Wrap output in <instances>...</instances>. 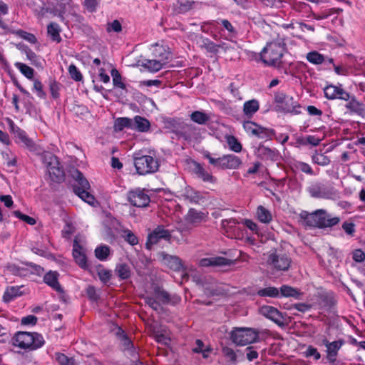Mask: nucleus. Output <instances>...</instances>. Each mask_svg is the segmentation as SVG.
<instances>
[{
  "label": "nucleus",
  "mask_w": 365,
  "mask_h": 365,
  "mask_svg": "<svg viewBox=\"0 0 365 365\" xmlns=\"http://www.w3.org/2000/svg\"><path fill=\"white\" fill-rule=\"evenodd\" d=\"M299 217L305 224L309 227H314L320 229L331 228L340 222L339 217H332L327 210L319 209L312 213L307 211H302Z\"/></svg>",
  "instance_id": "nucleus-1"
},
{
  "label": "nucleus",
  "mask_w": 365,
  "mask_h": 365,
  "mask_svg": "<svg viewBox=\"0 0 365 365\" xmlns=\"http://www.w3.org/2000/svg\"><path fill=\"white\" fill-rule=\"evenodd\" d=\"M13 345L21 349H37L43 346L45 341L41 334L36 332L19 331L12 339Z\"/></svg>",
  "instance_id": "nucleus-2"
},
{
  "label": "nucleus",
  "mask_w": 365,
  "mask_h": 365,
  "mask_svg": "<svg viewBox=\"0 0 365 365\" xmlns=\"http://www.w3.org/2000/svg\"><path fill=\"white\" fill-rule=\"evenodd\" d=\"M284 51V48L281 43H268L261 52V59L266 65L279 66Z\"/></svg>",
  "instance_id": "nucleus-3"
},
{
  "label": "nucleus",
  "mask_w": 365,
  "mask_h": 365,
  "mask_svg": "<svg viewBox=\"0 0 365 365\" xmlns=\"http://www.w3.org/2000/svg\"><path fill=\"white\" fill-rule=\"evenodd\" d=\"M71 175L76 182V184L73 185L74 192L88 204L93 205L95 197L88 192L90 184L82 173L78 170H73L71 172Z\"/></svg>",
  "instance_id": "nucleus-4"
},
{
  "label": "nucleus",
  "mask_w": 365,
  "mask_h": 365,
  "mask_svg": "<svg viewBox=\"0 0 365 365\" xmlns=\"http://www.w3.org/2000/svg\"><path fill=\"white\" fill-rule=\"evenodd\" d=\"M43 163L46 165L49 177L53 182H61L64 180L65 173L63 167L56 155L49 152L42 155Z\"/></svg>",
  "instance_id": "nucleus-5"
},
{
  "label": "nucleus",
  "mask_w": 365,
  "mask_h": 365,
  "mask_svg": "<svg viewBox=\"0 0 365 365\" xmlns=\"http://www.w3.org/2000/svg\"><path fill=\"white\" fill-rule=\"evenodd\" d=\"M258 337V333L251 328H235L230 332L232 341L237 346L256 342Z\"/></svg>",
  "instance_id": "nucleus-6"
},
{
  "label": "nucleus",
  "mask_w": 365,
  "mask_h": 365,
  "mask_svg": "<svg viewBox=\"0 0 365 365\" xmlns=\"http://www.w3.org/2000/svg\"><path fill=\"white\" fill-rule=\"evenodd\" d=\"M310 195L315 198L336 200L339 198L340 192L332 185L321 182H315L308 187Z\"/></svg>",
  "instance_id": "nucleus-7"
},
{
  "label": "nucleus",
  "mask_w": 365,
  "mask_h": 365,
  "mask_svg": "<svg viewBox=\"0 0 365 365\" xmlns=\"http://www.w3.org/2000/svg\"><path fill=\"white\" fill-rule=\"evenodd\" d=\"M134 165L138 174L145 175L155 173L159 168L158 160L150 155L134 156Z\"/></svg>",
  "instance_id": "nucleus-8"
},
{
  "label": "nucleus",
  "mask_w": 365,
  "mask_h": 365,
  "mask_svg": "<svg viewBox=\"0 0 365 365\" xmlns=\"http://www.w3.org/2000/svg\"><path fill=\"white\" fill-rule=\"evenodd\" d=\"M291 262V258L285 253L277 252L276 250L268 253L267 263L276 271H287Z\"/></svg>",
  "instance_id": "nucleus-9"
},
{
  "label": "nucleus",
  "mask_w": 365,
  "mask_h": 365,
  "mask_svg": "<svg viewBox=\"0 0 365 365\" xmlns=\"http://www.w3.org/2000/svg\"><path fill=\"white\" fill-rule=\"evenodd\" d=\"M127 199L133 206L138 207H147L150 202V197L140 188L130 190L127 194Z\"/></svg>",
  "instance_id": "nucleus-10"
},
{
  "label": "nucleus",
  "mask_w": 365,
  "mask_h": 365,
  "mask_svg": "<svg viewBox=\"0 0 365 365\" xmlns=\"http://www.w3.org/2000/svg\"><path fill=\"white\" fill-rule=\"evenodd\" d=\"M200 137V129L192 124L183 122L177 135L178 140H184L187 142L197 140Z\"/></svg>",
  "instance_id": "nucleus-11"
},
{
  "label": "nucleus",
  "mask_w": 365,
  "mask_h": 365,
  "mask_svg": "<svg viewBox=\"0 0 365 365\" xmlns=\"http://www.w3.org/2000/svg\"><path fill=\"white\" fill-rule=\"evenodd\" d=\"M172 237L171 232L165 229L163 225H158L148 237L146 246L150 249V245L157 244L160 240H164L170 242Z\"/></svg>",
  "instance_id": "nucleus-12"
},
{
  "label": "nucleus",
  "mask_w": 365,
  "mask_h": 365,
  "mask_svg": "<svg viewBox=\"0 0 365 365\" xmlns=\"http://www.w3.org/2000/svg\"><path fill=\"white\" fill-rule=\"evenodd\" d=\"M259 313L280 327H283L285 324V318L283 314L272 306L264 305L261 307Z\"/></svg>",
  "instance_id": "nucleus-13"
},
{
  "label": "nucleus",
  "mask_w": 365,
  "mask_h": 365,
  "mask_svg": "<svg viewBox=\"0 0 365 365\" xmlns=\"http://www.w3.org/2000/svg\"><path fill=\"white\" fill-rule=\"evenodd\" d=\"M324 93L329 100L339 99L347 101L350 98V93L346 92L341 85L339 86L328 85L324 88Z\"/></svg>",
  "instance_id": "nucleus-14"
},
{
  "label": "nucleus",
  "mask_w": 365,
  "mask_h": 365,
  "mask_svg": "<svg viewBox=\"0 0 365 365\" xmlns=\"http://www.w3.org/2000/svg\"><path fill=\"white\" fill-rule=\"evenodd\" d=\"M158 256L162 263L170 269L179 272L183 269L182 260L178 256L170 255L165 252H161L158 254Z\"/></svg>",
  "instance_id": "nucleus-15"
},
{
  "label": "nucleus",
  "mask_w": 365,
  "mask_h": 365,
  "mask_svg": "<svg viewBox=\"0 0 365 365\" xmlns=\"http://www.w3.org/2000/svg\"><path fill=\"white\" fill-rule=\"evenodd\" d=\"M152 55L155 59L158 60L164 65L168 63V60L171 57V53L169 48L158 43L153 46Z\"/></svg>",
  "instance_id": "nucleus-16"
},
{
  "label": "nucleus",
  "mask_w": 365,
  "mask_h": 365,
  "mask_svg": "<svg viewBox=\"0 0 365 365\" xmlns=\"http://www.w3.org/2000/svg\"><path fill=\"white\" fill-rule=\"evenodd\" d=\"M193 171L198 178L202 180L205 182L215 183L216 178L214 177L212 173L207 171L201 164L199 163H194Z\"/></svg>",
  "instance_id": "nucleus-17"
},
{
  "label": "nucleus",
  "mask_w": 365,
  "mask_h": 365,
  "mask_svg": "<svg viewBox=\"0 0 365 365\" xmlns=\"http://www.w3.org/2000/svg\"><path fill=\"white\" fill-rule=\"evenodd\" d=\"M231 264H232L231 259L223 257L203 258L200 261V265L203 267L230 265Z\"/></svg>",
  "instance_id": "nucleus-18"
},
{
  "label": "nucleus",
  "mask_w": 365,
  "mask_h": 365,
  "mask_svg": "<svg viewBox=\"0 0 365 365\" xmlns=\"http://www.w3.org/2000/svg\"><path fill=\"white\" fill-rule=\"evenodd\" d=\"M11 131L19 143H23L30 150L34 149V143L28 138L24 130H21L18 126L11 125Z\"/></svg>",
  "instance_id": "nucleus-19"
},
{
  "label": "nucleus",
  "mask_w": 365,
  "mask_h": 365,
  "mask_svg": "<svg viewBox=\"0 0 365 365\" xmlns=\"http://www.w3.org/2000/svg\"><path fill=\"white\" fill-rule=\"evenodd\" d=\"M222 169H238L242 165V160L237 156L230 154L222 156Z\"/></svg>",
  "instance_id": "nucleus-20"
},
{
  "label": "nucleus",
  "mask_w": 365,
  "mask_h": 365,
  "mask_svg": "<svg viewBox=\"0 0 365 365\" xmlns=\"http://www.w3.org/2000/svg\"><path fill=\"white\" fill-rule=\"evenodd\" d=\"M59 274L57 272L49 271L43 277V282L58 293L63 292V289L58 282Z\"/></svg>",
  "instance_id": "nucleus-21"
},
{
  "label": "nucleus",
  "mask_w": 365,
  "mask_h": 365,
  "mask_svg": "<svg viewBox=\"0 0 365 365\" xmlns=\"http://www.w3.org/2000/svg\"><path fill=\"white\" fill-rule=\"evenodd\" d=\"M348 60L349 65H334V69L335 73L337 75L341 76H349L352 73V67L357 68V65L356 64V58L353 56H348Z\"/></svg>",
  "instance_id": "nucleus-22"
},
{
  "label": "nucleus",
  "mask_w": 365,
  "mask_h": 365,
  "mask_svg": "<svg viewBox=\"0 0 365 365\" xmlns=\"http://www.w3.org/2000/svg\"><path fill=\"white\" fill-rule=\"evenodd\" d=\"M257 155L262 160H277L279 152L276 149H271L263 145H259L257 150Z\"/></svg>",
  "instance_id": "nucleus-23"
},
{
  "label": "nucleus",
  "mask_w": 365,
  "mask_h": 365,
  "mask_svg": "<svg viewBox=\"0 0 365 365\" xmlns=\"http://www.w3.org/2000/svg\"><path fill=\"white\" fill-rule=\"evenodd\" d=\"M73 256L76 262L82 269L87 268V259L86 255L81 251L82 247L77 240H74L73 246Z\"/></svg>",
  "instance_id": "nucleus-24"
},
{
  "label": "nucleus",
  "mask_w": 365,
  "mask_h": 365,
  "mask_svg": "<svg viewBox=\"0 0 365 365\" xmlns=\"http://www.w3.org/2000/svg\"><path fill=\"white\" fill-rule=\"evenodd\" d=\"M343 343V341L338 340L329 344V346L327 349L326 352L327 361L330 364H334L336 362L338 351L341 347Z\"/></svg>",
  "instance_id": "nucleus-25"
},
{
  "label": "nucleus",
  "mask_w": 365,
  "mask_h": 365,
  "mask_svg": "<svg viewBox=\"0 0 365 365\" xmlns=\"http://www.w3.org/2000/svg\"><path fill=\"white\" fill-rule=\"evenodd\" d=\"M155 297L163 304L170 303L175 304L180 301V298L176 295L170 296V294L164 289H157L155 290Z\"/></svg>",
  "instance_id": "nucleus-26"
},
{
  "label": "nucleus",
  "mask_w": 365,
  "mask_h": 365,
  "mask_svg": "<svg viewBox=\"0 0 365 365\" xmlns=\"http://www.w3.org/2000/svg\"><path fill=\"white\" fill-rule=\"evenodd\" d=\"M297 108H299V106L294 101L292 97L288 96L282 105H277L276 110L282 111L284 113H290L297 114L299 112L296 110Z\"/></svg>",
  "instance_id": "nucleus-27"
},
{
  "label": "nucleus",
  "mask_w": 365,
  "mask_h": 365,
  "mask_svg": "<svg viewBox=\"0 0 365 365\" xmlns=\"http://www.w3.org/2000/svg\"><path fill=\"white\" fill-rule=\"evenodd\" d=\"M259 103L256 99L247 101L243 105V113L248 118H251L259 110Z\"/></svg>",
  "instance_id": "nucleus-28"
},
{
  "label": "nucleus",
  "mask_w": 365,
  "mask_h": 365,
  "mask_svg": "<svg viewBox=\"0 0 365 365\" xmlns=\"http://www.w3.org/2000/svg\"><path fill=\"white\" fill-rule=\"evenodd\" d=\"M346 108L351 112L356 113L360 115L365 114V108L363 103L359 102L354 96L350 95V98L347 101Z\"/></svg>",
  "instance_id": "nucleus-29"
},
{
  "label": "nucleus",
  "mask_w": 365,
  "mask_h": 365,
  "mask_svg": "<svg viewBox=\"0 0 365 365\" xmlns=\"http://www.w3.org/2000/svg\"><path fill=\"white\" fill-rule=\"evenodd\" d=\"M279 297H293L299 299L302 293L296 288L289 285H282L279 288Z\"/></svg>",
  "instance_id": "nucleus-30"
},
{
  "label": "nucleus",
  "mask_w": 365,
  "mask_h": 365,
  "mask_svg": "<svg viewBox=\"0 0 365 365\" xmlns=\"http://www.w3.org/2000/svg\"><path fill=\"white\" fill-rule=\"evenodd\" d=\"M150 123L146 118L136 115L133 120V129L140 132H147L150 129Z\"/></svg>",
  "instance_id": "nucleus-31"
},
{
  "label": "nucleus",
  "mask_w": 365,
  "mask_h": 365,
  "mask_svg": "<svg viewBox=\"0 0 365 365\" xmlns=\"http://www.w3.org/2000/svg\"><path fill=\"white\" fill-rule=\"evenodd\" d=\"M205 217V215L204 212L191 208L186 215L185 220L190 224H197L202 221Z\"/></svg>",
  "instance_id": "nucleus-32"
},
{
  "label": "nucleus",
  "mask_w": 365,
  "mask_h": 365,
  "mask_svg": "<svg viewBox=\"0 0 365 365\" xmlns=\"http://www.w3.org/2000/svg\"><path fill=\"white\" fill-rule=\"evenodd\" d=\"M165 65L158 60L155 59H145L142 63V66L152 73H155L160 71Z\"/></svg>",
  "instance_id": "nucleus-33"
},
{
  "label": "nucleus",
  "mask_w": 365,
  "mask_h": 365,
  "mask_svg": "<svg viewBox=\"0 0 365 365\" xmlns=\"http://www.w3.org/2000/svg\"><path fill=\"white\" fill-rule=\"evenodd\" d=\"M115 273L118 275L120 280H126L131 276V270L130 267L125 263L118 264L115 269Z\"/></svg>",
  "instance_id": "nucleus-34"
},
{
  "label": "nucleus",
  "mask_w": 365,
  "mask_h": 365,
  "mask_svg": "<svg viewBox=\"0 0 365 365\" xmlns=\"http://www.w3.org/2000/svg\"><path fill=\"white\" fill-rule=\"evenodd\" d=\"M21 287H8L4 292L3 296V300L5 302H9L12 301L17 297L22 295V292L21 291Z\"/></svg>",
  "instance_id": "nucleus-35"
},
{
  "label": "nucleus",
  "mask_w": 365,
  "mask_h": 365,
  "mask_svg": "<svg viewBox=\"0 0 365 365\" xmlns=\"http://www.w3.org/2000/svg\"><path fill=\"white\" fill-rule=\"evenodd\" d=\"M60 31L61 29L59 25L55 22L50 23L47 26V32L51 37V39L57 43H59L61 41Z\"/></svg>",
  "instance_id": "nucleus-36"
},
{
  "label": "nucleus",
  "mask_w": 365,
  "mask_h": 365,
  "mask_svg": "<svg viewBox=\"0 0 365 365\" xmlns=\"http://www.w3.org/2000/svg\"><path fill=\"white\" fill-rule=\"evenodd\" d=\"M200 46L205 48L208 52L217 53L218 48L223 47V44H216L208 38H200Z\"/></svg>",
  "instance_id": "nucleus-37"
},
{
  "label": "nucleus",
  "mask_w": 365,
  "mask_h": 365,
  "mask_svg": "<svg viewBox=\"0 0 365 365\" xmlns=\"http://www.w3.org/2000/svg\"><path fill=\"white\" fill-rule=\"evenodd\" d=\"M195 1H178L175 10L178 14H185L193 9Z\"/></svg>",
  "instance_id": "nucleus-38"
},
{
  "label": "nucleus",
  "mask_w": 365,
  "mask_h": 365,
  "mask_svg": "<svg viewBox=\"0 0 365 365\" xmlns=\"http://www.w3.org/2000/svg\"><path fill=\"white\" fill-rule=\"evenodd\" d=\"M190 117L192 121L199 125H205L210 120L207 113L200 110L192 112Z\"/></svg>",
  "instance_id": "nucleus-39"
},
{
  "label": "nucleus",
  "mask_w": 365,
  "mask_h": 365,
  "mask_svg": "<svg viewBox=\"0 0 365 365\" xmlns=\"http://www.w3.org/2000/svg\"><path fill=\"white\" fill-rule=\"evenodd\" d=\"M257 294L259 297H271V298H279V290L277 287H267L265 288H262L259 289L257 292Z\"/></svg>",
  "instance_id": "nucleus-40"
},
{
  "label": "nucleus",
  "mask_w": 365,
  "mask_h": 365,
  "mask_svg": "<svg viewBox=\"0 0 365 365\" xmlns=\"http://www.w3.org/2000/svg\"><path fill=\"white\" fill-rule=\"evenodd\" d=\"M125 128L133 129V120L129 118H118L115 120L114 129L115 131H121Z\"/></svg>",
  "instance_id": "nucleus-41"
},
{
  "label": "nucleus",
  "mask_w": 365,
  "mask_h": 365,
  "mask_svg": "<svg viewBox=\"0 0 365 365\" xmlns=\"http://www.w3.org/2000/svg\"><path fill=\"white\" fill-rule=\"evenodd\" d=\"M257 215L258 220L263 223H269L272 219L270 212L262 205L258 206Z\"/></svg>",
  "instance_id": "nucleus-42"
},
{
  "label": "nucleus",
  "mask_w": 365,
  "mask_h": 365,
  "mask_svg": "<svg viewBox=\"0 0 365 365\" xmlns=\"http://www.w3.org/2000/svg\"><path fill=\"white\" fill-rule=\"evenodd\" d=\"M183 122L180 119L170 118L165 122V127L177 135Z\"/></svg>",
  "instance_id": "nucleus-43"
},
{
  "label": "nucleus",
  "mask_w": 365,
  "mask_h": 365,
  "mask_svg": "<svg viewBox=\"0 0 365 365\" xmlns=\"http://www.w3.org/2000/svg\"><path fill=\"white\" fill-rule=\"evenodd\" d=\"M97 274L99 277V279L103 283L107 284L112 277L111 271L109 269H106L101 264H99L96 267Z\"/></svg>",
  "instance_id": "nucleus-44"
},
{
  "label": "nucleus",
  "mask_w": 365,
  "mask_h": 365,
  "mask_svg": "<svg viewBox=\"0 0 365 365\" xmlns=\"http://www.w3.org/2000/svg\"><path fill=\"white\" fill-rule=\"evenodd\" d=\"M15 67L28 79L31 80L34 78V70L30 66L21 62H16Z\"/></svg>",
  "instance_id": "nucleus-45"
},
{
  "label": "nucleus",
  "mask_w": 365,
  "mask_h": 365,
  "mask_svg": "<svg viewBox=\"0 0 365 365\" xmlns=\"http://www.w3.org/2000/svg\"><path fill=\"white\" fill-rule=\"evenodd\" d=\"M110 252V250L108 245H101L95 249V256L101 261L106 260Z\"/></svg>",
  "instance_id": "nucleus-46"
},
{
  "label": "nucleus",
  "mask_w": 365,
  "mask_h": 365,
  "mask_svg": "<svg viewBox=\"0 0 365 365\" xmlns=\"http://www.w3.org/2000/svg\"><path fill=\"white\" fill-rule=\"evenodd\" d=\"M257 130V133H256L255 136L262 139H271L272 137L275 134V132L273 129L264 128L259 125Z\"/></svg>",
  "instance_id": "nucleus-47"
},
{
  "label": "nucleus",
  "mask_w": 365,
  "mask_h": 365,
  "mask_svg": "<svg viewBox=\"0 0 365 365\" xmlns=\"http://www.w3.org/2000/svg\"><path fill=\"white\" fill-rule=\"evenodd\" d=\"M226 142L229 146V148L232 151L235 153H239L242 150V145L235 136H226Z\"/></svg>",
  "instance_id": "nucleus-48"
},
{
  "label": "nucleus",
  "mask_w": 365,
  "mask_h": 365,
  "mask_svg": "<svg viewBox=\"0 0 365 365\" xmlns=\"http://www.w3.org/2000/svg\"><path fill=\"white\" fill-rule=\"evenodd\" d=\"M56 359L59 365H78L74 358L68 357L62 353H56Z\"/></svg>",
  "instance_id": "nucleus-49"
},
{
  "label": "nucleus",
  "mask_w": 365,
  "mask_h": 365,
  "mask_svg": "<svg viewBox=\"0 0 365 365\" xmlns=\"http://www.w3.org/2000/svg\"><path fill=\"white\" fill-rule=\"evenodd\" d=\"M24 52L28 60H29L33 65L36 67L41 66V62L39 57L31 48L26 46L24 48Z\"/></svg>",
  "instance_id": "nucleus-50"
},
{
  "label": "nucleus",
  "mask_w": 365,
  "mask_h": 365,
  "mask_svg": "<svg viewBox=\"0 0 365 365\" xmlns=\"http://www.w3.org/2000/svg\"><path fill=\"white\" fill-rule=\"evenodd\" d=\"M307 59L312 63L322 64L324 61V57L317 51H312L307 53Z\"/></svg>",
  "instance_id": "nucleus-51"
},
{
  "label": "nucleus",
  "mask_w": 365,
  "mask_h": 365,
  "mask_svg": "<svg viewBox=\"0 0 365 365\" xmlns=\"http://www.w3.org/2000/svg\"><path fill=\"white\" fill-rule=\"evenodd\" d=\"M123 346L124 350H128L130 355L135 356L137 353L135 351L133 344L130 339L127 336H123V339H120Z\"/></svg>",
  "instance_id": "nucleus-52"
},
{
  "label": "nucleus",
  "mask_w": 365,
  "mask_h": 365,
  "mask_svg": "<svg viewBox=\"0 0 365 365\" xmlns=\"http://www.w3.org/2000/svg\"><path fill=\"white\" fill-rule=\"evenodd\" d=\"M111 76L113 77V83L114 86L122 89H125V84L121 81V76L118 71L115 68L111 70Z\"/></svg>",
  "instance_id": "nucleus-53"
},
{
  "label": "nucleus",
  "mask_w": 365,
  "mask_h": 365,
  "mask_svg": "<svg viewBox=\"0 0 365 365\" xmlns=\"http://www.w3.org/2000/svg\"><path fill=\"white\" fill-rule=\"evenodd\" d=\"M145 302L146 304L156 312H160L163 309L159 301L155 298V297H146L145 298Z\"/></svg>",
  "instance_id": "nucleus-54"
},
{
  "label": "nucleus",
  "mask_w": 365,
  "mask_h": 365,
  "mask_svg": "<svg viewBox=\"0 0 365 365\" xmlns=\"http://www.w3.org/2000/svg\"><path fill=\"white\" fill-rule=\"evenodd\" d=\"M312 161L322 166H325L330 163L329 158L322 153L314 155L312 156Z\"/></svg>",
  "instance_id": "nucleus-55"
},
{
  "label": "nucleus",
  "mask_w": 365,
  "mask_h": 365,
  "mask_svg": "<svg viewBox=\"0 0 365 365\" xmlns=\"http://www.w3.org/2000/svg\"><path fill=\"white\" fill-rule=\"evenodd\" d=\"M15 34L18 36L26 40L27 41H29L31 43H36L37 42V38L33 34L26 32V31L21 30V29L15 31Z\"/></svg>",
  "instance_id": "nucleus-56"
},
{
  "label": "nucleus",
  "mask_w": 365,
  "mask_h": 365,
  "mask_svg": "<svg viewBox=\"0 0 365 365\" xmlns=\"http://www.w3.org/2000/svg\"><path fill=\"white\" fill-rule=\"evenodd\" d=\"M33 91L36 93V95L42 99L46 98V93L43 89V85L38 79L34 80Z\"/></svg>",
  "instance_id": "nucleus-57"
},
{
  "label": "nucleus",
  "mask_w": 365,
  "mask_h": 365,
  "mask_svg": "<svg viewBox=\"0 0 365 365\" xmlns=\"http://www.w3.org/2000/svg\"><path fill=\"white\" fill-rule=\"evenodd\" d=\"M304 356L309 358L313 356L315 360H319L321 358V354L317 349L313 346H308L306 351L303 352Z\"/></svg>",
  "instance_id": "nucleus-58"
},
{
  "label": "nucleus",
  "mask_w": 365,
  "mask_h": 365,
  "mask_svg": "<svg viewBox=\"0 0 365 365\" xmlns=\"http://www.w3.org/2000/svg\"><path fill=\"white\" fill-rule=\"evenodd\" d=\"M223 355L227 358L232 364L237 363V355L235 351L228 346H224L222 349Z\"/></svg>",
  "instance_id": "nucleus-59"
},
{
  "label": "nucleus",
  "mask_w": 365,
  "mask_h": 365,
  "mask_svg": "<svg viewBox=\"0 0 365 365\" xmlns=\"http://www.w3.org/2000/svg\"><path fill=\"white\" fill-rule=\"evenodd\" d=\"M259 125L257 124L256 123L253 122V121H245L244 123H243V128L245 130V131L249 133V134H251L252 135H255L256 133H257V128H258Z\"/></svg>",
  "instance_id": "nucleus-60"
},
{
  "label": "nucleus",
  "mask_w": 365,
  "mask_h": 365,
  "mask_svg": "<svg viewBox=\"0 0 365 365\" xmlns=\"http://www.w3.org/2000/svg\"><path fill=\"white\" fill-rule=\"evenodd\" d=\"M295 167L297 169L299 170L302 173H304L310 175H314V171H313L312 168H311V166L306 163H304L302 161H298L296 163Z\"/></svg>",
  "instance_id": "nucleus-61"
},
{
  "label": "nucleus",
  "mask_w": 365,
  "mask_h": 365,
  "mask_svg": "<svg viewBox=\"0 0 365 365\" xmlns=\"http://www.w3.org/2000/svg\"><path fill=\"white\" fill-rule=\"evenodd\" d=\"M68 72L71 77L76 81H80L82 80L83 76L75 65L71 64L69 66Z\"/></svg>",
  "instance_id": "nucleus-62"
},
{
  "label": "nucleus",
  "mask_w": 365,
  "mask_h": 365,
  "mask_svg": "<svg viewBox=\"0 0 365 365\" xmlns=\"http://www.w3.org/2000/svg\"><path fill=\"white\" fill-rule=\"evenodd\" d=\"M14 215L18 217L19 219L24 221L25 222L28 223L29 225H34L36 224V221L34 218L24 215L21 213L19 210H16L14 212Z\"/></svg>",
  "instance_id": "nucleus-63"
},
{
  "label": "nucleus",
  "mask_w": 365,
  "mask_h": 365,
  "mask_svg": "<svg viewBox=\"0 0 365 365\" xmlns=\"http://www.w3.org/2000/svg\"><path fill=\"white\" fill-rule=\"evenodd\" d=\"M204 157L208 160L210 164L218 169H222V157L217 158H213L208 152L204 154Z\"/></svg>",
  "instance_id": "nucleus-64"
}]
</instances>
